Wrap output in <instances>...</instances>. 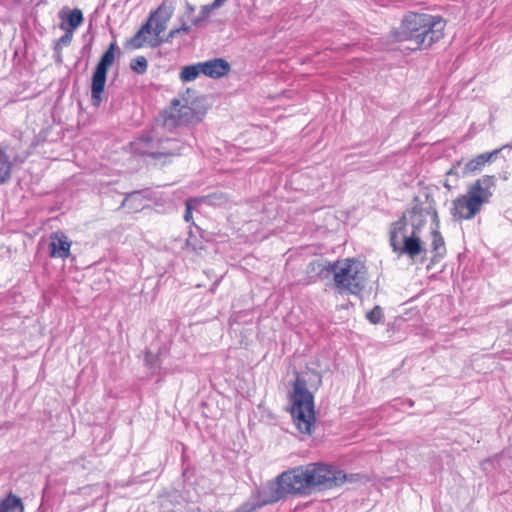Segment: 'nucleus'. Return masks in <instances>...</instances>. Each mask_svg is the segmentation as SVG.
Returning a JSON list of instances; mask_svg holds the SVG:
<instances>
[{
    "mask_svg": "<svg viewBox=\"0 0 512 512\" xmlns=\"http://www.w3.org/2000/svg\"><path fill=\"white\" fill-rule=\"evenodd\" d=\"M445 22L441 16L427 13H407L398 29L391 31L392 41L408 43L404 49L417 51L427 49L444 36Z\"/></svg>",
    "mask_w": 512,
    "mask_h": 512,
    "instance_id": "obj_1",
    "label": "nucleus"
},
{
    "mask_svg": "<svg viewBox=\"0 0 512 512\" xmlns=\"http://www.w3.org/2000/svg\"><path fill=\"white\" fill-rule=\"evenodd\" d=\"M313 265H316L319 275L323 277L333 275L335 287L340 293L359 295L366 286V267L361 261L354 258H345L334 262L320 260Z\"/></svg>",
    "mask_w": 512,
    "mask_h": 512,
    "instance_id": "obj_2",
    "label": "nucleus"
},
{
    "mask_svg": "<svg viewBox=\"0 0 512 512\" xmlns=\"http://www.w3.org/2000/svg\"><path fill=\"white\" fill-rule=\"evenodd\" d=\"M496 186L494 175H483L468 186L467 192L453 200L451 213L456 219L470 220L490 202Z\"/></svg>",
    "mask_w": 512,
    "mask_h": 512,
    "instance_id": "obj_3",
    "label": "nucleus"
},
{
    "mask_svg": "<svg viewBox=\"0 0 512 512\" xmlns=\"http://www.w3.org/2000/svg\"><path fill=\"white\" fill-rule=\"evenodd\" d=\"M293 387L288 395L286 411L290 414L296 430L304 436H310L316 423L314 397L306 386Z\"/></svg>",
    "mask_w": 512,
    "mask_h": 512,
    "instance_id": "obj_4",
    "label": "nucleus"
},
{
    "mask_svg": "<svg viewBox=\"0 0 512 512\" xmlns=\"http://www.w3.org/2000/svg\"><path fill=\"white\" fill-rule=\"evenodd\" d=\"M266 488L274 502L288 495L309 496L312 494L304 465L282 472L273 482L268 483Z\"/></svg>",
    "mask_w": 512,
    "mask_h": 512,
    "instance_id": "obj_5",
    "label": "nucleus"
},
{
    "mask_svg": "<svg viewBox=\"0 0 512 512\" xmlns=\"http://www.w3.org/2000/svg\"><path fill=\"white\" fill-rule=\"evenodd\" d=\"M311 493L329 490L343 485L347 475L337 466L323 462L304 465Z\"/></svg>",
    "mask_w": 512,
    "mask_h": 512,
    "instance_id": "obj_6",
    "label": "nucleus"
},
{
    "mask_svg": "<svg viewBox=\"0 0 512 512\" xmlns=\"http://www.w3.org/2000/svg\"><path fill=\"white\" fill-rule=\"evenodd\" d=\"M500 152L501 149H495L491 152L481 153L468 161L463 159L456 161L446 173L445 188L452 190L457 186L460 178H466L481 172L484 166L496 158Z\"/></svg>",
    "mask_w": 512,
    "mask_h": 512,
    "instance_id": "obj_7",
    "label": "nucleus"
},
{
    "mask_svg": "<svg viewBox=\"0 0 512 512\" xmlns=\"http://www.w3.org/2000/svg\"><path fill=\"white\" fill-rule=\"evenodd\" d=\"M118 50L116 42L110 43L108 48L101 55L92 75L91 99L93 105L99 106L102 101V94L105 89L109 67L115 61V54Z\"/></svg>",
    "mask_w": 512,
    "mask_h": 512,
    "instance_id": "obj_8",
    "label": "nucleus"
},
{
    "mask_svg": "<svg viewBox=\"0 0 512 512\" xmlns=\"http://www.w3.org/2000/svg\"><path fill=\"white\" fill-rule=\"evenodd\" d=\"M409 214L410 224L415 232L421 233L424 226L428 223L430 230L434 226H440L435 202L429 195H425L424 200L416 197Z\"/></svg>",
    "mask_w": 512,
    "mask_h": 512,
    "instance_id": "obj_9",
    "label": "nucleus"
},
{
    "mask_svg": "<svg viewBox=\"0 0 512 512\" xmlns=\"http://www.w3.org/2000/svg\"><path fill=\"white\" fill-rule=\"evenodd\" d=\"M138 145L143 147L141 150L143 154L154 159L181 154L185 149L180 141L175 138L158 139L154 142L150 135L140 137Z\"/></svg>",
    "mask_w": 512,
    "mask_h": 512,
    "instance_id": "obj_10",
    "label": "nucleus"
},
{
    "mask_svg": "<svg viewBox=\"0 0 512 512\" xmlns=\"http://www.w3.org/2000/svg\"><path fill=\"white\" fill-rule=\"evenodd\" d=\"M164 125L167 127L181 126L198 121L194 110L189 106V101L183 99H173L169 109L163 113Z\"/></svg>",
    "mask_w": 512,
    "mask_h": 512,
    "instance_id": "obj_11",
    "label": "nucleus"
},
{
    "mask_svg": "<svg viewBox=\"0 0 512 512\" xmlns=\"http://www.w3.org/2000/svg\"><path fill=\"white\" fill-rule=\"evenodd\" d=\"M159 36L153 34L151 23L144 22L133 37L126 41V47L131 49H140L145 45L155 48L161 44Z\"/></svg>",
    "mask_w": 512,
    "mask_h": 512,
    "instance_id": "obj_12",
    "label": "nucleus"
},
{
    "mask_svg": "<svg viewBox=\"0 0 512 512\" xmlns=\"http://www.w3.org/2000/svg\"><path fill=\"white\" fill-rule=\"evenodd\" d=\"M174 13V7L171 4L163 2L155 11L151 12L146 22L151 23L153 34L160 36L166 30L167 23Z\"/></svg>",
    "mask_w": 512,
    "mask_h": 512,
    "instance_id": "obj_13",
    "label": "nucleus"
},
{
    "mask_svg": "<svg viewBox=\"0 0 512 512\" xmlns=\"http://www.w3.org/2000/svg\"><path fill=\"white\" fill-rule=\"evenodd\" d=\"M393 252L399 255H407L409 258L414 259L422 252H426V250L420 238V233L412 230L411 234L408 237H404Z\"/></svg>",
    "mask_w": 512,
    "mask_h": 512,
    "instance_id": "obj_14",
    "label": "nucleus"
},
{
    "mask_svg": "<svg viewBox=\"0 0 512 512\" xmlns=\"http://www.w3.org/2000/svg\"><path fill=\"white\" fill-rule=\"evenodd\" d=\"M72 242L61 231L52 233L49 243V255L51 258L67 259L70 256Z\"/></svg>",
    "mask_w": 512,
    "mask_h": 512,
    "instance_id": "obj_15",
    "label": "nucleus"
},
{
    "mask_svg": "<svg viewBox=\"0 0 512 512\" xmlns=\"http://www.w3.org/2000/svg\"><path fill=\"white\" fill-rule=\"evenodd\" d=\"M201 66L202 74L212 79L224 77L231 70L230 64L223 58H214L201 62Z\"/></svg>",
    "mask_w": 512,
    "mask_h": 512,
    "instance_id": "obj_16",
    "label": "nucleus"
},
{
    "mask_svg": "<svg viewBox=\"0 0 512 512\" xmlns=\"http://www.w3.org/2000/svg\"><path fill=\"white\" fill-rule=\"evenodd\" d=\"M272 503L275 502L274 500H272V497L268 492V489L265 488L264 490L258 491L255 494H253L249 501L243 503L234 512H254L257 509Z\"/></svg>",
    "mask_w": 512,
    "mask_h": 512,
    "instance_id": "obj_17",
    "label": "nucleus"
},
{
    "mask_svg": "<svg viewBox=\"0 0 512 512\" xmlns=\"http://www.w3.org/2000/svg\"><path fill=\"white\" fill-rule=\"evenodd\" d=\"M296 378L289 384H321V370L316 362L306 365L305 371L295 372Z\"/></svg>",
    "mask_w": 512,
    "mask_h": 512,
    "instance_id": "obj_18",
    "label": "nucleus"
},
{
    "mask_svg": "<svg viewBox=\"0 0 512 512\" xmlns=\"http://www.w3.org/2000/svg\"><path fill=\"white\" fill-rule=\"evenodd\" d=\"M407 226L408 222L405 214L390 225L389 242L392 250H396L401 240L409 236Z\"/></svg>",
    "mask_w": 512,
    "mask_h": 512,
    "instance_id": "obj_19",
    "label": "nucleus"
},
{
    "mask_svg": "<svg viewBox=\"0 0 512 512\" xmlns=\"http://www.w3.org/2000/svg\"><path fill=\"white\" fill-rule=\"evenodd\" d=\"M440 226H434L430 230L431 234V249L433 252L432 261L436 262L443 259L446 255V246L443 236L439 231Z\"/></svg>",
    "mask_w": 512,
    "mask_h": 512,
    "instance_id": "obj_20",
    "label": "nucleus"
},
{
    "mask_svg": "<svg viewBox=\"0 0 512 512\" xmlns=\"http://www.w3.org/2000/svg\"><path fill=\"white\" fill-rule=\"evenodd\" d=\"M146 191H133L126 195L121 203V207L127 208L130 212H139L144 207Z\"/></svg>",
    "mask_w": 512,
    "mask_h": 512,
    "instance_id": "obj_21",
    "label": "nucleus"
},
{
    "mask_svg": "<svg viewBox=\"0 0 512 512\" xmlns=\"http://www.w3.org/2000/svg\"><path fill=\"white\" fill-rule=\"evenodd\" d=\"M185 8V17L196 27L201 26L213 11L209 8V5H203L199 14L196 16L194 15L195 7L192 4L187 2Z\"/></svg>",
    "mask_w": 512,
    "mask_h": 512,
    "instance_id": "obj_22",
    "label": "nucleus"
},
{
    "mask_svg": "<svg viewBox=\"0 0 512 512\" xmlns=\"http://www.w3.org/2000/svg\"><path fill=\"white\" fill-rule=\"evenodd\" d=\"M0 512H24L22 499L16 494L10 492L0 501Z\"/></svg>",
    "mask_w": 512,
    "mask_h": 512,
    "instance_id": "obj_23",
    "label": "nucleus"
},
{
    "mask_svg": "<svg viewBox=\"0 0 512 512\" xmlns=\"http://www.w3.org/2000/svg\"><path fill=\"white\" fill-rule=\"evenodd\" d=\"M62 19L61 28L68 29L74 32L84 21L83 13L80 9L74 8L66 17L60 15Z\"/></svg>",
    "mask_w": 512,
    "mask_h": 512,
    "instance_id": "obj_24",
    "label": "nucleus"
},
{
    "mask_svg": "<svg viewBox=\"0 0 512 512\" xmlns=\"http://www.w3.org/2000/svg\"><path fill=\"white\" fill-rule=\"evenodd\" d=\"M200 74H202L201 62L182 67L179 78L183 83H187L194 81Z\"/></svg>",
    "mask_w": 512,
    "mask_h": 512,
    "instance_id": "obj_25",
    "label": "nucleus"
},
{
    "mask_svg": "<svg viewBox=\"0 0 512 512\" xmlns=\"http://www.w3.org/2000/svg\"><path fill=\"white\" fill-rule=\"evenodd\" d=\"M11 166L12 164L6 153V149L0 147V185L10 178Z\"/></svg>",
    "mask_w": 512,
    "mask_h": 512,
    "instance_id": "obj_26",
    "label": "nucleus"
},
{
    "mask_svg": "<svg viewBox=\"0 0 512 512\" xmlns=\"http://www.w3.org/2000/svg\"><path fill=\"white\" fill-rule=\"evenodd\" d=\"M203 201L210 206H222L228 202V197L223 192H214L206 195Z\"/></svg>",
    "mask_w": 512,
    "mask_h": 512,
    "instance_id": "obj_27",
    "label": "nucleus"
},
{
    "mask_svg": "<svg viewBox=\"0 0 512 512\" xmlns=\"http://www.w3.org/2000/svg\"><path fill=\"white\" fill-rule=\"evenodd\" d=\"M130 68L137 74H144L148 68L147 59L144 56H137L131 61Z\"/></svg>",
    "mask_w": 512,
    "mask_h": 512,
    "instance_id": "obj_28",
    "label": "nucleus"
},
{
    "mask_svg": "<svg viewBox=\"0 0 512 512\" xmlns=\"http://www.w3.org/2000/svg\"><path fill=\"white\" fill-rule=\"evenodd\" d=\"M366 319L371 324H374V325L381 323L384 319V314H383L382 308L379 305H376L372 310H370L366 313Z\"/></svg>",
    "mask_w": 512,
    "mask_h": 512,
    "instance_id": "obj_29",
    "label": "nucleus"
},
{
    "mask_svg": "<svg viewBox=\"0 0 512 512\" xmlns=\"http://www.w3.org/2000/svg\"><path fill=\"white\" fill-rule=\"evenodd\" d=\"M64 30H65V33L57 40V42L55 43V46H54V50L58 54H60L63 46L70 45L72 38H73V31L68 30V29H64Z\"/></svg>",
    "mask_w": 512,
    "mask_h": 512,
    "instance_id": "obj_30",
    "label": "nucleus"
},
{
    "mask_svg": "<svg viewBox=\"0 0 512 512\" xmlns=\"http://www.w3.org/2000/svg\"><path fill=\"white\" fill-rule=\"evenodd\" d=\"M144 361L149 369H154L156 367L157 358L150 351L146 352Z\"/></svg>",
    "mask_w": 512,
    "mask_h": 512,
    "instance_id": "obj_31",
    "label": "nucleus"
},
{
    "mask_svg": "<svg viewBox=\"0 0 512 512\" xmlns=\"http://www.w3.org/2000/svg\"><path fill=\"white\" fill-rule=\"evenodd\" d=\"M191 219H192V206H191L190 201H187L186 202L185 213H184V220L186 222H190Z\"/></svg>",
    "mask_w": 512,
    "mask_h": 512,
    "instance_id": "obj_32",
    "label": "nucleus"
},
{
    "mask_svg": "<svg viewBox=\"0 0 512 512\" xmlns=\"http://www.w3.org/2000/svg\"><path fill=\"white\" fill-rule=\"evenodd\" d=\"M227 0H214L212 3L208 4L209 8L212 10L220 8Z\"/></svg>",
    "mask_w": 512,
    "mask_h": 512,
    "instance_id": "obj_33",
    "label": "nucleus"
},
{
    "mask_svg": "<svg viewBox=\"0 0 512 512\" xmlns=\"http://www.w3.org/2000/svg\"><path fill=\"white\" fill-rule=\"evenodd\" d=\"M180 34V30H178V28L176 29H172L170 30V32L168 33V36L166 38V42L170 41L171 39L177 37L178 35Z\"/></svg>",
    "mask_w": 512,
    "mask_h": 512,
    "instance_id": "obj_34",
    "label": "nucleus"
},
{
    "mask_svg": "<svg viewBox=\"0 0 512 512\" xmlns=\"http://www.w3.org/2000/svg\"><path fill=\"white\" fill-rule=\"evenodd\" d=\"M178 30H180V33L188 34L191 30V27L186 22H183L181 27L178 28Z\"/></svg>",
    "mask_w": 512,
    "mask_h": 512,
    "instance_id": "obj_35",
    "label": "nucleus"
},
{
    "mask_svg": "<svg viewBox=\"0 0 512 512\" xmlns=\"http://www.w3.org/2000/svg\"><path fill=\"white\" fill-rule=\"evenodd\" d=\"M505 148H509V149H510V148H512V142H511V143H509V144L503 145L500 149H501V151H502V150H503V149H505Z\"/></svg>",
    "mask_w": 512,
    "mask_h": 512,
    "instance_id": "obj_36",
    "label": "nucleus"
}]
</instances>
